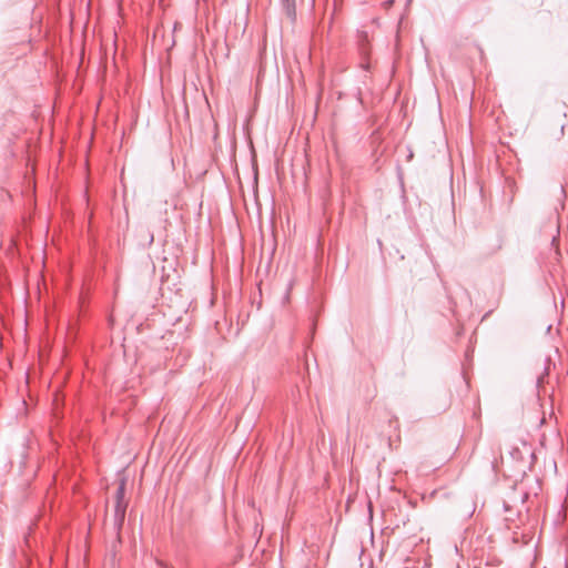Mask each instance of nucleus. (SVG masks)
<instances>
[{
  "label": "nucleus",
  "mask_w": 568,
  "mask_h": 568,
  "mask_svg": "<svg viewBox=\"0 0 568 568\" xmlns=\"http://www.w3.org/2000/svg\"><path fill=\"white\" fill-rule=\"evenodd\" d=\"M126 503L124 500H115V520L122 524L125 516Z\"/></svg>",
  "instance_id": "f257e3e1"
},
{
  "label": "nucleus",
  "mask_w": 568,
  "mask_h": 568,
  "mask_svg": "<svg viewBox=\"0 0 568 568\" xmlns=\"http://www.w3.org/2000/svg\"><path fill=\"white\" fill-rule=\"evenodd\" d=\"M282 4L287 17L293 18L295 14V0H282Z\"/></svg>",
  "instance_id": "f03ea898"
},
{
  "label": "nucleus",
  "mask_w": 568,
  "mask_h": 568,
  "mask_svg": "<svg viewBox=\"0 0 568 568\" xmlns=\"http://www.w3.org/2000/svg\"><path fill=\"white\" fill-rule=\"evenodd\" d=\"M125 480L121 479L119 488L116 490L115 500H124Z\"/></svg>",
  "instance_id": "7ed1b4c3"
}]
</instances>
